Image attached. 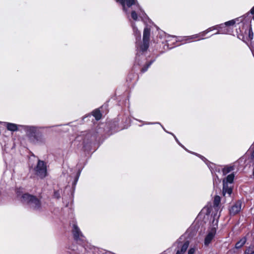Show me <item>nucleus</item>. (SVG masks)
I'll return each instance as SVG.
<instances>
[{
	"label": "nucleus",
	"instance_id": "obj_1",
	"mask_svg": "<svg viewBox=\"0 0 254 254\" xmlns=\"http://www.w3.org/2000/svg\"><path fill=\"white\" fill-rule=\"evenodd\" d=\"M22 200L24 202L28 203L34 209H39L41 206V203L40 201L33 195L25 193L22 195Z\"/></svg>",
	"mask_w": 254,
	"mask_h": 254
},
{
	"label": "nucleus",
	"instance_id": "obj_2",
	"mask_svg": "<svg viewBox=\"0 0 254 254\" xmlns=\"http://www.w3.org/2000/svg\"><path fill=\"white\" fill-rule=\"evenodd\" d=\"M34 170L35 174L40 178H43L47 175L46 166L43 161L39 160Z\"/></svg>",
	"mask_w": 254,
	"mask_h": 254
},
{
	"label": "nucleus",
	"instance_id": "obj_3",
	"mask_svg": "<svg viewBox=\"0 0 254 254\" xmlns=\"http://www.w3.org/2000/svg\"><path fill=\"white\" fill-rule=\"evenodd\" d=\"M242 203L240 201L236 202L230 209V213L231 215H235L241 210Z\"/></svg>",
	"mask_w": 254,
	"mask_h": 254
},
{
	"label": "nucleus",
	"instance_id": "obj_4",
	"mask_svg": "<svg viewBox=\"0 0 254 254\" xmlns=\"http://www.w3.org/2000/svg\"><path fill=\"white\" fill-rule=\"evenodd\" d=\"M216 234L215 230H212L206 236L204 240V244L205 245H209L211 242L212 240L214 238Z\"/></svg>",
	"mask_w": 254,
	"mask_h": 254
},
{
	"label": "nucleus",
	"instance_id": "obj_5",
	"mask_svg": "<svg viewBox=\"0 0 254 254\" xmlns=\"http://www.w3.org/2000/svg\"><path fill=\"white\" fill-rule=\"evenodd\" d=\"M123 6V8L125 10V3H126L127 5L130 7L132 4H134L135 0H118Z\"/></svg>",
	"mask_w": 254,
	"mask_h": 254
},
{
	"label": "nucleus",
	"instance_id": "obj_6",
	"mask_svg": "<svg viewBox=\"0 0 254 254\" xmlns=\"http://www.w3.org/2000/svg\"><path fill=\"white\" fill-rule=\"evenodd\" d=\"M232 190L230 187H229L225 182V180L223 181V193L224 195L226 194H228L230 195L232 193Z\"/></svg>",
	"mask_w": 254,
	"mask_h": 254
},
{
	"label": "nucleus",
	"instance_id": "obj_7",
	"mask_svg": "<svg viewBox=\"0 0 254 254\" xmlns=\"http://www.w3.org/2000/svg\"><path fill=\"white\" fill-rule=\"evenodd\" d=\"M150 36V30L146 28L143 31V41L145 42H149Z\"/></svg>",
	"mask_w": 254,
	"mask_h": 254
},
{
	"label": "nucleus",
	"instance_id": "obj_8",
	"mask_svg": "<svg viewBox=\"0 0 254 254\" xmlns=\"http://www.w3.org/2000/svg\"><path fill=\"white\" fill-rule=\"evenodd\" d=\"M73 233L76 238H78L82 235L79 229L76 225H73Z\"/></svg>",
	"mask_w": 254,
	"mask_h": 254
},
{
	"label": "nucleus",
	"instance_id": "obj_9",
	"mask_svg": "<svg viewBox=\"0 0 254 254\" xmlns=\"http://www.w3.org/2000/svg\"><path fill=\"white\" fill-rule=\"evenodd\" d=\"M92 115L96 120H99L102 117V114L99 109H96L93 111Z\"/></svg>",
	"mask_w": 254,
	"mask_h": 254
},
{
	"label": "nucleus",
	"instance_id": "obj_10",
	"mask_svg": "<svg viewBox=\"0 0 254 254\" xmlns=\"http://www.w3.org/2000/svg\"><path fill=\"white\" fill-rule=\"evenodd\" d=\"M246 238H243L242 239H241L238 242H237L236 244L235 247L237 249H239L243 247L244 244L246 242Z\"/></svg>",
	"mask_w": 254,
	"mask_h": 254
},
{
	"label": "nucleus",
	"instance_id": "obj_11",
	"mask_svg": "<svg viewBox=\"0 0 254 254\" xmlns=\"http://www.w3.org/2000/svg\"><path fill=\"white\" fill-rule=\"evenodd\" d=\"M6 127L7 129L10 131H15L17 129L16 125L14 124L7 123Z\"/></svg>",
	"mask_w": 254,
	"mask_h": 254
},
{
	"label": "nucleus",
	"instance_id": "obj_12",
	"mask_svg": "<svg viewBox=\"0 0 254 254\" xmlns=\"http://www.w3.org/2000/svg\"><path fill=\"white\" fill-rule=\"evenodd\" d=\"M189 242L188 241L186 242L181 248V251H180V253H185L186 251V250H187V249L189 247Z\"/></svg>",
	"mask_w": 254,
	"mask_h": 254
},
{
	"label": "nucleus",
	"instance_id": "obj_13",
	"mask_svg": "<svg viewBox=\"0 0 254 254\" xmlns=\"http://www.w3.org/2000/svg\"><path fill=\"white\" fill-rule=\"evenodd\" d=\"M234 168L232 166H226L224 167L223 169V173L224 175H226V174L228 173L229 172H231V171L233 170Z\"/></svg>",
	"mask_w": 254,
	"mask_h": 254
},
{
	"label": "nucleus",
	"instance_id": "obj_14",
	"mask_svg": "<svg viewBox=\"0 0 254 254\" xmlns=\"http://www.w3.org/2000/svg\"><path fill=\"white\" fill-rule=\"evenodd\" d=\"M245 254H254V247H249L245 252Z\"/></svg>",
	"mask_w": 254,
	"mask_h": 254
},
{
	"label": "nucleus",
	"instance_id": "obj_15",
	"mask_svg": "<svg viewBox=\"0 0 254 254\" xmlns=\"http://www.w3.org/2000/svg\"><path fill=\"white\" fill-rule=\"evenodd\" d=\"M234 178V175L233 174H231L229 175L226 178V183H232L233 181Z\"/></svg>",
	"mask_w": 254,
	"mask_h": 254
},
{
	"label": "nucleus",
	"instance_id": "obj_16",
	"mask_svg": "<svg viewBox=\"0 0 254 254\" xmlns=\"http://www.w3.org/2000/svg\"><path fill=\"white\" fill-rule=\"evenodd\" d=\"M220 202V197L219 196H215L214 199V204L217 206Z\"/></svg>",
	"mask_w": 254,
	"mask_h": 254
},
{
	"label": "nucleus",
	"instance_id": "obj_17",
	"mask_svg": "<svg viewBox=\"0 0 254 254\" xmlns=\"http://www.w3.org/2000/svg\"><path fill=\"white\" fill-rule=\"evenodd\" d=\"M149 42L143 41V45L141 46V49L142 51H145L148 47Z\"/></svg>",
	"mask_w": 254,
	"mask_h": 254
},
{
	"label": "nucleus",
	"instance_id": "obj_18",
	"mask_svg": "<svg viewBox=\"0 0 254 254\" xmlns=\"http://www.w3.org/2000/svg\"><path fill=\"white\" fill-rule=\"evenodd\" d=\"M131 16L132 19H133L134 20H136L137 19V15L135 11H132Z\"/></svg>",
	"mask_w": 254,
	"mask_h": 254
},
{
	"label": "nucleus",
	"instance_id": "obj_19",
	"mask_svg": "<svg viewBox=\"0 0 254 254\" xmlns=\"http://www.w3.org/2000/svg\"><path fill=\"white\" fill-rule=\"evenodd\" d=\"M235 21L232 20H230L229 21L226 22L225 23V25L226 26L233 25L235 24Z\"/></svg>",
	"mask_w": 254,
	"mask_h": 254
},
{
	"label": "nucleus",
	"instance_id": "obj_20",
	"mask_svg": "<svg viewBox=\"0 0 254 254\" xmlns=\"http://www.w3.org/2000/svg\"><path fill=\"white\" fill-rule=\"evenodd\" d=\"M195 251L194 248H191L189 250L188 254H194Z\"/></svg>",
	"mask_w": 254,
	"mask_h": 254
},
{
	"label": "nucleus",
	"instance_id": "obj_21",
	"mask_svg": "<svg viewBox=\"0 0 254 254\" xmlns=\"http://www.w3.org/2000/svg\"><path fill=\"white\" fill-rule=\"evenodd\" d=\"M251 13L253 14L254 16V6L253 7V8L251 9Z\"/></svg>",
	"mask_w": 254,
	"mask_h": 254
},
{
	"label": "nucleus",
	"instance_id": "obj_22",
	"mask_svg": "<svg viewBox=\"0 0 254 254\" xmlns=\"http://www.w3.org/2000/svg\"><path fill=\"white\" fill-rule=\"evenodd\" d=\"M252 156L254 157V151H253V152L252 153Z\"/></svg>",
	"mask_w": 254,
	"mask_h": 254
},
{
	"label": "nucleus",
	"instance_id": "obj_23",
	"mask_svg": "<svg viewBox=\"0 0 254 254\" xmlns=\"http://www.w3.org/2000/svg\"><path fill=\"white\" fill-rule=\"evenodd\" d=\"M176 254H181L180 252L179 251H178L177 252Z\"/></svg>",
	"mask_w": 254,
	"mask_h": 254
},
{
	"label": "nucleus",
	"instance_id": "obj_24",
	"mask_svg": "<svg viewBox=\"0 0 254 254\" xmlns=\"http://www.w3.org/2000/svg\"><path fill=\"white\" fill-rule=\"evenodd\" d=\"M105 254H113L111 253H106Z\"/></svg>",
	"mask_w": 254,
	"mask_h": 254
}]
</instances>
